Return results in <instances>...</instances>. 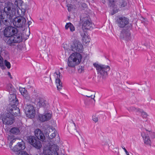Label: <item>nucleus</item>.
<instances>
[{
  "mask_svg": "<svg viewBox=\"0 0 155 155\" xmlns=\"http://www.w3.org/2000/svg\"><path fill=\"white\" fill-rule=\"evenodd\" d=\"M78 70L80 73L83 72L84 71V67L82 66H79L78 68Z\"/></svg>",
  "mask_w": 155,
  "mask_h": 155,
  "instance_id": "obj_36",
  "label": "nucleus"
},
{
  "mask_svg": "<svg viewBox=\"0 0 155 155\" xmlns=\"http://www.w3.org/2000/svg\"><path fill=\"white\" fill-rule=\"evenodd\" d=\"M7 89L9 91L10 94L16 93V91L12 84H8L7 87Z\"/></svg>",
  "mask_w": 155,
  "mask_h": 155,
  "instance_id": "obj_24",
  "label": "nucleus"
},
{
  "mask_svg": "<svg viewBox=\"0 0 155 155\" xmlns=\"http://www.w3.org/2000/svg\"><path fill=\"white\" fill-rule=\"evenodd\" d=\"M116 21L118 26L120 28H125L129 24V19L128 18L124 16L119 17L117 20Z\"/></svg>",
  "mask_w": 155,
  "mask_h": 155,
  "instance_id": "obj_11",
  "label": "nucleus"
},
{
  "mask_svg": "<svg viewBox=\"0 0 155 155\" xmlns=\"http://www.w3.org/2000/svg\"><path fill=\"white\" fill-rule=\"evenodd\" d=\"M4 63L5 64V66H6L8 69H10L11 68V64L7 60H5L4 61Z\"/></svg>",
  "mask_w": 155,
  "mask_h": 155,
  "instance_id": "obj_33",
  "label": "nucleus"
},
{
  "mask_svg": "<svg viewBox=\"0 0 155 155\" xmlns=\"http://www.w3.org/2000/svg\"><path fill=\"white\" fill-rule=\"evenodd\" d=\"M8 75L9 77L11 79H12L13 78L12 77L10 72L9 71L8 72Z\"/></svg>",
  "mask_w": 155,
  "mask_h": 155,
  "instance_id": "obj_44",
  "label": "nucleus"
},
{
  "mask_svg": "<svg viewBox=\"0 0 155 155\" xmlns=\"http://www.w3.org/2000/svg\"><path fill=\"white\" fill-rule=\"evenodd\" d=\"M23 3V1L21 0H6L5 1V8H7V10L9 12V15H12V10H14L15 14L10 19H12L14 26L17 28H22L26 26V20L24 17H16L15 16L16 9L21 6Z\"/></svg>",
  "mask_w": 155,
  "mask_h": 155,
  "instance_id": "obj_1",
  "label": "nucleus"
},
{
  "mask_svg": "<svg viewBox=\"0 0 155 155\" xmlns=\"http://www.w3.org/2000/svg\"><path fill=\"white\" fill-rule=\"evenodd\" d=\"M132 27V24H129L125 28L122 29L120 34V38L127 42L131 40V33L130 31Z\"/></svg>",
  "mask_w": 155,
  "mask_h": 155,
  "instance_id": "obj_4",
  "label": "nucleus"
},
{
  "mask_svg": "<svg viewBox=\"0 0 155 155\" xmlns=\"http://www.w3.org/2000/svg\"><path fill=\"white\" fill-rule=\"evenodd\" d=\"M127 83H128V84H130L129 83H128V81H127Z\"/></svg>",
  "mask_w": 155,
  "mask_h": 155,
  "instance_id": "obj_52",
  "label": "nucleus"
},
{
  "mask_svg": "<svg viewBox=\"0 0 155 155\" xmlns=\"http://www.w3.org/2000/svg\"><path fill=\"white\" fill-rule=\"evenodd\" d=\"M82 5H84V6H86V4L84 3H83L82 4Z\"/></svg>",
  "mask_w": 155,
  "mask_h": 155,
  "instance_id": "obj_48",
  "label": "nucleus"
},
{
  "mask_svg": "<svg viewBox=\"0 0 155 155\" xmlns=\"http://www.w3.org/2000/svg\"><path fill=\"white\" fill-rule=\"evenodd\" d=\"M39 100L37 102V105L40 107H43L45 109H47L49 106L48 102L42 97H39L37 99Z\"/></svg>",
  "mask_w": 155,
  "mask_h": 155,
  "instance_id": "obj_16",
  "label": "nucleus"
},
{
  "mask_svg": "<svg viewBox=\"0 0 155 155\" xmlns=\"http://www.w3.org/2000/svg\"><path fill=\"white\" fill-rule=\"evenodd\" d=\"M65 29H68L69 28L71 31L73 32L75 30V28L71 22L67 23L65 26Z\"/></svg>",
  "mask_w": 155,
  "mask_h": 155,
  "instance_id": "obj_26",
  "label": "nucleus"
},
{
  "mask_svg": "<svg viewBox=\"0 0 155 155\" xmlns=\"http://www.w3.org/2000/svg\"><path fill=\"white\" fill-rule=\"evenodd\" d=\"M73 53L74 54L75 57L76 58L78 63L79 64L82 58V55L80 53H78L77 52Z\"/></svg>",
  "mask_w": 155,
  "mask_h": 155,
  "instance_id": "obj_29",
  "label": "nucleus"
},
{
  "mask_svg": "<svg viewBox=\"0 0 155 155\" xmlns=\"http://www.w3.org/2000/svg\"><path fill=\"white\" fill-rule=\"evenodd\" d=\"M58 150V147L54 145L47 149H44L43 153L45 155H60L58 154L57 151ZM60 155H65L62 153Z\"/></svg>",
  "mask_w": 155,
  "mask_h": 155,
  "instance_id": "obj_12",
  "label": "nucleus"
},
{
  "mask_svg": "<svg viewBox=\"0 0 155 155\" xmlns=\"http://www.w3.org/2000/svg\"><path fill=\"white\" fill-rule=\"evenodd\" d=\"M3 33L5 37L9 38L6 44L9 46H15V43H19L22 41V33L13 27H6L4 30Z\"/></svg>",
  "mask_w": 155,
  "mask_h": 155,
  "instance_id": "obj_2",
  "label": "nucleus"
},
{
  "mask_svg": "<svg viewBox=\"0 0 155 155\" xmlns=\"http://www.w3.org/2000/svg\"><path fill=\"white\" fill-rule=\"evenodd\" d=\"M7 8L5 7L4 9H3V8L0 6V25H2V19H4L5 18V17L8 18H12L14 14H15L14 10L13 9L12 10V15H9L10 14L9 12L8 11H6L5 9Z\"/></svg>",
  "mask_w": 155,
  "mask_h": 155,
  "instance_id": "obj_7",
  "label": "nucleus"
},
{
  "mask_svg": "<svg viewBox=\"0 0 155 155\" xmlns=\"http://www.w3.org/2000/svg\"><path fill=\"white\" fill-rule=\"evenodd\" d=\"M9 101L10 102L11 105L15 104V105H18V104L19 102L16 97V93L10 94L9 97Z\"/></svg>",
  "mask_w": 155,
  "mask_h": 155,
  "instance_id": "obj_20",
  "label": "nucleus"
},
{
  "mask_svg": "<svg viewBox=\"0 0 155 155\" xmlns=\"http://www.w3.org/2000/svg\"><path fill=\"white\" fill-rule=\"evenodd\" d=\"M25 148V142L21 140L20 142H18L14 147H13L12 150L15 152H18L24 150Z\"/></svg>",
  "mask_w": 155,
  "mask_h": 155,
  "instance_id": "obj_15",
  "label": "nucleus"
},
{
  "mask_svg": "<svg viewBox=\"0 0 155 155\" xmlns=\"http://www.w3.org/2000/svg\"><path fill=\"white\" fill-rule=\"evenodd\" d=\"M137 110L138 111L141 112V115L143 118H145L147 117V114L146 113L143 111V110H141L140 109H137Z\"/></svg>",
  "mask_w": 155,
  "mask_h": 155,
  "instance_id": "obj_31",
  "label": "nucleus"
},
{
  "mask_svg": "<svg viewBox=\"0 0 155 155\" xmlns=\"http://www.w3.org/2000/svg\"><path fill=\"white\" fill-rule=\"evenodd\" d=\"M24 110L27 117L30 118L35 117L36 111L35 108L32 105L27 104L25 107Z\"/></svg>",
  "mask_w": 155,
  "mask_h": 155,
  "instance_id": "obj_8",
  "label": "nucleus"
},
{
  "mask_svg": "<svg viewBox=\"0 0 155 155\" xmlns=\"http://www.w3.org/2000/svg\"><path fill=\"white\" fill-rule=\"evenodd\" d=\"M60 69L61 70H62L63 69V68H60Z\"/></svg>",
  "mask_w": 155,
  "mask_h": 155,
  "instance_id": "obj_51",
  "label": "nucleus"
},
{
  "mask_svg": "<svg viewBox=\"0 0 155 155\" xmlns=\"http://www.w3.org/2000/svg\"><path fill=\"white\" fill-rule=\"evenodd\" d=\"M2 48L0 47V54H1L2 52Z\"/></svg>",
  "mask_w": 155,
  "mask_h": 155,
  "instance_id": "obj_47",
  "label": "nucleus"
},
{
  "mask_svg": "<svg viewBox=\"0 0 155 155\" xmlns=\"http://www.w3.org/2000/svg\"><path fill=\"white\" fill-rule=\"evenodd\" d=\"M10 131L13 134L17 135L19 133L20 130L18 127H13L11 129Z\"/></svg>",
  "mask_w": 155,
  "mask_h": 155,
  "instance_id": "obj_28",
  "label": "nucleus"
},
{
  "mask_svg": "<svg viewBox=\"0 0 155 155\" xmlns=\"http://www.w3.org/2000/svg\"><path fill=\"white\" fill-rule=\"evenodd\" d=\"M3 58L1 56V54H0V66L2 70H4L5 69L6 67L4 65V63H3Z\"/></svg>",
  "mask_w": 155,
  "mask_h": 155,
  "instance_id": "obj_30",
  "label": "nucleus"
},
{
  "mask_svg": "<svg viewBox=\"0 0 155 155\" xmlns=\"http://www.w3.org/2000/svg\"><path fill=\"white\" fill-rule=\"evenodd\" d=\"M56 133L54 132L53 133H52L51 134L50 136L48 135V136L49 137V138L50 139H52L54 138L55 137H56Z\"/></svg>",
  "mask_w": 155,
  "mask_h": 155,
  "instance_id": "obj_39",
  "label": "nucleus"
},
{
  "mask_svg": "<svg viewBox=\"0 0 155 155\" xmlns=\"http://www.w3.org/2000/svg\"><path fill=\"white\" fill-rule=\"evenodd\" d=\"M80 19L82 24L81 28L83 32L93 29V23L89 16L86 15V16L82 18L80 16Z\"/></svg>",
  "mask_w": 155,
  "mask_h": 155,
  "instance_id": "obj_5",
  "label": "nucleus"
},
{
  "mask_svg": "<svg viewBox=\"0 0 155 155\" xmlns=\"http://www.w3.org/2000/svg\"><path fill=\"white\" fill-rule=\"evenodd\" d=\"M150 59H150V58H149V57H148V58H147V60H150Z\"/></svg>",
  "mask_w": 155,
  "mask_h": 155,
  "instance_id": "obj_49",
  "label": "nucleus"
},
{
  "mask_svg": "<svg viewBox=\"0 0 155 155\" xmlns=\"http://www.w3.org/2000/svg\"><path fill=\"white\" fill-rule=\"evenodd\" d=\"M31 22L30 21H28V22L27 24H26V25H27L28 24V26H29V25L31 24Z\"/></svg>",
  "mask_w": 155,
  "mask_h": 155,
  "instance_id": "obj_45",
  "label": "nucleus"
},
{
  "mask_svg": "<svg viewBox=\"0 0 155 155\" xmlns=\"http://www.w3.org/2000/svg\"><path fill=\"white\" fill-rule=\"evenodd\" d=\"M19 91L21 94L23 96L24 98L27 100H29L30 98V96L28 94L27 91L24 88L19 87Z\"/></svg>",
  "mask_w": 155,
  "mask_h": 155,
  "instance_id": "obj_21",
  "label": "nucleus"
},
{
  "mask_svg": "<svg viewBox=\"0 0 155 155\" xmlns=\"http://www.w3.org/2000/svg\"><path fill=\"white\" fill-rule=\"evenodd\" d=\"M67 64L68 67L71 68H74L76 65L79 64L78 63V61L74 53L71 54L68 58Z\"/></svg>",
  "mask_w": 155,
  "mask_h": 155,
  "instance_id": "obj_13",
  "label": "nucleus"
},
{
  "mask_svg": "<svg viewBox=\"0 0 155 155\" xmlns=\"http://www.w3.org/2000/svg\"><path fill=\"white\" fill-rule=\"evenodd\" d=\"M132 109H133V110H134V107H132Z\"/></svg>",
  "mask_w": 155,
  "mask_h": 155,
  "instance_id": "obj_53",
  "label": "nucleus"
},
{
  "mask_svg": "<svg viewBox=\"0 0 155 155\" xmlns=\"http://www.w3.org/2000/svg\"><path fill=\"white\" fill-rule=\"evenodd\" d=\"M93 65L96 68L97 74L100 75V77L105 79L107 77V72L110 69V68L108 65L103 64H99L95 63L93 64Z\"/></svg>",
  "mask_w": 155,
  "mask_h": 155,
  "instance_id": "obj_3",
  "label": "nucleus"
},
{
  "mask_svg": "<svg viewBox=\"0 0 155 155\" xmlns=\"http://www.w3.org/2000/svg\"><path fill=\"white\" fill-rule=\"evenodd\" d=\"M56 74L57 76L55 82L57 84L58 90L59 91L62 88V83L60 79L61 74L60 72H59L58 74L57 73Z\"/></svg>",
  "mask_w": 155,
  "mask_h": 155,
  "instance_id": "obj_22",
  "label": "nucleus"
},
{
  "mask_svg": "<svg viewBox=\"0 0 155 155\" xmlns=\"http://www.w3.org/2000/svg\"><path fill=\"white\" fill-rule=\"evenodd\" d=\"M9 19V20L8 19H2V25H5L6 26H11L10 25L12 23V19Z\"/></svg>",
  "mask_w": 155,
  "mask_h": 155,
  "instance_id": "obj_27",
  "label": "nucleus"
},
{
  "mask_svg": "<svg viewBox=\"0 0 155 155\" xmlns=\"http://www.w3.org/2000/svg\"><path fill=\"white\" fill-rule=\"evenodd\" d=\"M71 50L74 52L81 53L83 49V46L78 40L75 39L70 48Z\"/></svg>",
  "mask_w": 155,
  "mask_h": 155,
  "instance_id": "obj_10",
  "label": "nucleus"
},
{
  "mask_svg": "<svg viewBox=\"0 0 155 155\" xmlns=\"http://www.w3.org/2000/svg\"><path fill=\"white\" fill-rule=\"evenodd\" d=\"M121 7H124L127 5V2L124 0H121Z\"/></svg>",
  "mask_w": 155,
  "mask_h": 155,
  "instance_id": "obj_37",
  "label": "nucleus"
},
{
  "mask_svg": "<svg viewBox=\"0 0 155 155\" xmlns=\"http://www.w3.org/2000/svg\"><path fill=\"white\" fill-rule=\"evenodd\" d=\"M147 135H149L152 138H155V132L148 131V132H147Z\"/></svg>",
  "mask_w": 155,
  "mask_h": 155,
  "instance_id": "obj_32",
  "label": "nucleus"
},
{
  "mask_svg": "<svg viewBox=\"0 0 155 155\" xmlns=\"http://www.w3.org/2000/svg\"><path fill=\"white\" fill-rule=\"evenodd\" d=\"M15 139H12L10 142L9 144V147L10 148H12V145L13 144V143L15 142L16 141Z\"/></svg>",
  "mask_w": 155,
  "mask_h": 155,
  "instance_id": "obj_40",
  "label": "nucleus"
},
{
  "mask_svg": "<svg viewBox=\"0 0 155 155\" xmlns=\"http://www.w3.org/2000/svg\"><path fill=\"white\" fill-rule=\"evenodd\" d=\"M18 155H29L25 151H21L19 152Z\"/></svg>",
  "mask_w": 155,
  "mask_h": 155,
  "instance_id": "obj_34",
  "label": "nucleus"
},
{
  "mask_svg": "<svg viewBox=\"0 0 155 155\" xmlns=\"http://www.w3.org/2000/svg\"><path fill=\"white\" fill-rule=\"evenodd\" d=\"M118 155H119V153H118Z\"/></svg>",
  "mask_w": 155,
  "mask_h": 155,
  "instance_id": "obj_56",
  "label": "nucleus"
},
{
  "mask_svg": "<svg viewBox=\"0 0 155 155\" xmlns=\"http://www.w3.org/2000/svg\"><path fill=\"white\" fill-rule=\"evenodd\" d=\"M86 97H88L89 98L91 97L90 96H86Z\"/></svg>",
  "mask_w": 155,
  "mask_h": 155,
  "instance_id": "obj_50",
  "label": "nucleus"
},
{
  "mask_svg": "<svg viewBox=\"0 0 155 155\" xmlns=\"http://www.w3.org/2000/svg\"><path fill=\"white\" fill-rule=\"evenodd\" d=\"M142 18H143V19H144V18H143V17H142Z\"/></svg>",
  "mask_w": 155,
  "mask_h": 155,
  "instance_id": "obj_54",
  "label": "nucleus"
},
{
  "mask_svg": "<svg viewBox=\"0 0 155 155\" xmlns=\"http://www.w3.org/2000/svg\"><path fill=\"white\" fill-rule=\"evenodd\" d=\"M2 53V55H3L4 54H4V55L5 57L6 58H8L9 56V55L8 52V51L6 50H4L3 52Z\"/></svg>",
  "mask_w": 155,
  "mask_h": 155,
  "instance_id": "obj_35",
  "label": "nucleus"
},
{
  "mask_svg": "<svg viewBox=\"0 0 155 155\" xmlns=\"http://www.w3.org/2000/svg\"><path fill=\"white\" fill-rule=\"evenodd\" d=\"M51 114L48 113L44 114H39L38 119L41 122H43L49 120L51 118Z\"/></svg>",
  "mask_w": 155,
  "mask_h": 155,
  "instance_id": "obj_18",
  "label": "nucleus"
},
{
  "mask_svg": "<svg viewBox=\"0 0 155 155\" xmlns=\"http://www.w3.org/2000/svg\"><path fill=\"white\" fill-rule=\"evenodd\" d=\"M71 64H72V62H71Z\"/></svg>",
  "mask_w": 155,
  "mask_h": 155,
  "instance_id": "obj_55",
  "label": "nucleus"
},
{
  "mask_svg": "<svg viewBox=\"0 0 155 155\" xmlns=\"http://www.w3.org/2000/svg\"><path fill=\"white\" fill-rule=\"evenodd\" d=\"M90 97H91V99H94V97H95V96L94 95L93 96V95H92L90 96Z\"/></svg>",
  "mask_w": 155,
  "mask_h": 155,
  "instance_id": "obj_46",
  "label": "nucleus"
},
{
  "mask_svg": "<svg viewBox=\"0 0 155 155\" xmlns=\"http://www.w3.org/2000/svg\"><path fill=\"white\" fill-rule=\"evenodd\" d=\"M36 137L40 141L45 142L46 141L45 137L43 133L39 129H35L34 131Z\"/></svg>",
  "mask_w": 155,
  "mask_h": 155,
  "instance_id": "obj_14",
  "label": "nucleus"
},
{
  "mask_svg": "<svg viewBox=\"0 0 155 155\" xmlns=\"http://www.w3.org/2000/svg\"><path fill=\"white\" fill-rule=\"evenodd\" d=\"M27 140L28 143L37 149H40L42 147V143L37 140L35 137L33 136H27Z\"/></svg>",
  "mask_w": 155,
  "mask_h": 155,
  "instance_id": "obj_6",
  "label": "nucleus"
},
{
  "mask_svg": "<svg viewBox=\"0 0 155 155\" xmlns=\"http://www.w3.org/2000/svg\"><path fill=\"white\" fill-rule=\"evenodd\" d=\"M67 6L68 7V10L69 12H71V11L72 9L73 8V6L71 4H68L67 5Z\"/></svg>",
  "mask_w": 155,
  "mask_h": 155,
  "instance_id": "obj_38",
  "label": "nucleus"
},
{
  "mask_svg": "<svg viewBox=\"0 0 155 155\" xmlns=\"http://www.w3.org/2000/svg\"><path fill=\"white\" fill-rule=\"evenodd\" d=\"M2 120L4 124L11 125L15 121V118L12 113L8 112L4 115L2 117Z\"/></svg>",
  "mask_w": 155,
  "mask_h": 155,
  "instance_id": "obj_9",
  "label": "nucleus"
},
{
  "mask_svg": "<svg viewBox=\"0 0 155 155\" xmlns=\"http://www.w3.org/2000/svg\"><path fill=\"white\" fill-rule=\"evenodd\" d=\"M81 36L82 37L83 41L86 43L90 42V39L88 36L86 35V32L82 33L81 31H80Z\"/></svg>",
  "mask_w": 155,
  "mask_h": 155,
  "instance_id": "obj_25",
  "label": "nucleus"
},
{
  "mask_svg": "<svg viewBox=\"0 0 155 155\" xmlns=\"http://www.w3.org/2000/svg\"><path fill=\"white\" fill-rule=\"evenodd\" d=\"M116 1V0H109V5L110 7H111L113 8L111 13L112 15L117 12L119 10L118 9H117V5L115 4V2Z\"/></svg>",
  "mask_w": 155,
  "mask_h": 155,
  "instance_id": "obj_19",
  "label": "nucleus"
},
{
  "mask_svg": "<svg viewBox=\"0 0 155 155\" xmlns=\"http://www.w3.org/2000/svg\"><path fill=\"white\" fill-rule=\"evenodd\" d=\"M141 135L145 143L147 145H150L151 141L149 136V135H147V133L146 134L145 133H142Z\"/></svg>",
  "mask_w": 155,
  "mask_h": 155,
  "instance_id": "obj_23",
  "label": "nucleus"
},
{
  "mask_svg": "<svg viewBox=\"0 0 155 155\" xmlns=\"http://www.w3.org/2000/svg\"><path fill=\"white\" fill-rule=\"evenodd\" d=\"M92 120L95 122H96L98 121V118L96 115H93L92 116Z\"/></svg>",
  "mask_w": 155,
  "mask_h": 155,
  "instance_id": "obj_41",
  "label": "nucleus"
},
{
  "mask_svg": "<svg viewBox=\"0 0 155 155\" xmlns=\"http://www.w3.org/2000/svg\"><path fill=\"white\" fill-rule=\"evenodd\" d=\"M66 68L68 69V71L70 73H72L74 72L75 71V69H71V71H70V68H68L67 67Z\"/></svg>",
  "mask_w": 155,
  "mask_h": 155,
  "instance_id": "obj_42",
  "label": "nucleus"
},
{
  "mask_svg": "<svg viewBox=\"0 0 155 155\" xmlns=\"http://www.w3.org/2000/svg\"><path fill=\"white\" fill-rule=\"evenodd\" d=\"M18 105H15V104L11 105V107L9 108L8 111L10 113H12L13 116H19L20 115V110L17 107Z\"/></svg>",
  "mask_w": 155,
  "mask_h": 155,
  "instance_id": "obj_17",
  "label": "nucleus"
},
{
  "mask_svg": "<svg viewBox=\"0 0 155 155\" xmlns=\"http://www.w3.org/2000/svg\"><path fill=\"white\" fill-rule=\"evenodd\" d=\"M121 147L124 150V151L125 152L127 155H129L128 152L127 150L125 148L124 146H122Z\"/></svg>",
  "mask_w": 155,
  "mask_h": 155,
  "instance_id": "obj_43",
  "label": "nucleus"
}]
</instances>
